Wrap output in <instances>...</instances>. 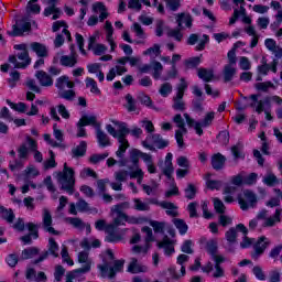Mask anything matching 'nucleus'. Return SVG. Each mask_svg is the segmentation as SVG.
I'll use <instances>...</instances> for the list:
<instances>
[{
	"label": "nucleus",
	"instance_id": "c03bdc74",
	"mask_svg": "<svg viewBox=\"0 0 282 282\" xmlns=\"http://www.w3.org/2000/svg\"><path fill=\"white\" fill-rule=\"evenodd\" d=\"M152 69L154 70L152 74V77L154 80H160V76H162V69H164V66H162V63L154 61L152 63Z\"/></svg>",
	"mask_w": 282,
	"mask_h": 282
},
{
	"label": "nucleus",
	"instance_id": "680f3d73",
	"mask_svg": "<svg viewBox=\"0 0 282 282\" xmlns=\"http://www.w3.org/2000/svg\"><path fill=\"white\" fill-rule=\"evenodd\" d=\"M55 87L58 91H65V87H67V75L58 77L55 82Z\"/></svg>",
	"mask_w": 282,
	"mask_h": 282
},
{
	"label": "nucleus",
	"instance_id": "a211bd4d",
	"mask_svg": "<svg viewBox=\"0 0 282 282\" xmlns=\"http://www.w3.org/2000/svg\"><path fill=\"white\" fill-rule=\"evenodd\" d=\"M26 87L30 89V91H26V100L29 102H33V100L36 98L35 94H41V88L39 85H36V80L34 79H29L26 82Z\"/></svg>",
	"mask_w": 282,
	"mask_h": 282
},
{
	"label": "nucleus",
	"instance_id": "052dcab7",
	"mask_svg": "<svg viewBox=\"0 0 282 282\" xmlns=\"http://www.w3.org/2000/svg\"><path fill=\"white\" fill-rule=\"evenodd\" d=\"M197 202H192L187 205V212L189 213L191 219H197L199 217V214H197Z\"/></svg>",
	"mask_w": 282,
	"mask_h": 282
},
{
	"label": "nucleus",
	"instance_id": "58836bf2",
	"mask_svg": "<svg viewBox=\"0 0 282 282\" xmlns=\"http://www.w3.org/2000/svg\"><path fill=\"white\" fill-rule=\"evenodd\" d=\"M182 28L177 26L176 29H171L167 32L169 39H174L177 43H182V39H184V33H182Z\"/></svg>",
	"mask_w": 282,
	"mask_h": 282
},
{
	"label": "nucleus",
	"instance_id": "79ce46f5",
	"mask_svg": "<svg viewBox=\"0 0 282 282\" xmlns=\"http://www.w3.org/2000/svg\"><path fill=\"white\" fill-rule=\"evenodd\" d=\"M173 122L176 124L180 131H183V133L188 132V130L186 129V122L184 121V118H182L181 113H177L173 117Z\"/></svg>",
	"mask_w": 282,
	"mask_h": 282
},
{
	"label": "nucleus",
	"instance_id": "bb28decb",
	"mask_svg": "<svg viewBox=\"0 0 282 282\" xmlns=\"http://www.w3.org/2000/svg\"><path fill=\"white\" fill-rule=\"evenodd\" d=\"M161 208L165 210L169 217H177V215H180V213L177 212V206L174 205L172 202H161Z\"/></svg>",
	"mask_w": 282,
	"mask_h": 282
},
{
	"label": "nucleus",
	"instance_id": "4468645a",
	"mask_svg": "<svg viewBox=\"0 0 282 282\" xmlns=\"http://www.w3.org/2000/svg\"><path fill=\"white\" fill-rule=\"evenodd\" d=\"M77 124L82 127H94L96 130L99 129L100 123L98 122V118L94 115H83Z\"/></svg>",
	"mask_w": 282,
	"mask_h": 282
},
{
	"label": "nucleus",
	"instance_id": "7c9ffc66",
	"mask_svg": "<svg viewBox=\"0 0 282 282\" xmlns=\"http://www.w3.org/2000/svg\"><path fill=\"white\" fill-rule=\"evenodd\" d=\"M231 155L234 160H246V153L241 143H237L231 147Z\"/></svg>",
	"mask_w": 282,
	"mask_h": 282
},
{
	"label": "nucleus",
	"instance_id": "3c124183",
	"mask_svg": "<svg viewBox=\"0 0 282 282\" xmlns=\"http://www.w3.org/2000/svg\"><path fill=\"white\" fill-rule=\"evenodd\" d=\"M18 156L20 160H28V158L30 156V148H28V144L22 143L18 148Z\"/></svg>",
	"mask_w": 282,
	"mask_h": 282
},
{
	"label": "nucleus",
	"instance_id": "f3484780",
	"mask_svg": "<svg viewBox=\"0 0 282 282\" xmlns=\"http://www.w3.org/2000/svg\"><path fill=\"white\" fill-rule=\"evenodd\" d=\"M35 78L39 80L41 87H52L54 85L52 75L45 73V70H36Z\"/></svg>",
	"mask_w": 282,
	"mask_h": 282
},
{
	"label": "nucleus",
	"instance_id": "774afa93",
	"mask_svg": "<svg viewBox=\"0 0 282 282\" xmlns=\"http://www.w3.org/2000/svg\"><path fill=\"white\" fill-rule=\"evenodd\" d=\"M274 87V84L272 82H262L256 84V89L258 91H268L269 89H272Z\"/></svg>",
	"mask_w": 282,
	"mask_h": 282
},
{
	"label": "nucleus",
	"instance_id": "8fccbe9b",
	"mask_svg": "<svg viewBox=\"0 0 282 282\" xmlns=\"http://www.w3.org/2000/svg\"><path fill=\"white\" fill-rule=\"evenodd\" d=\"M107 158H109V152H105L101 154H93L89 158V162L90 164H100V162H102L104 160H107Z\"/></svg>",
	"mask_w": 282,
	"mask_h": 282
},
{
	"label": "nucleus",
	"instance_id": "c756f323",
	"mask_svg": "<svg viewBox=\"0 0 282 282\" xmlns=\"http://www.w3.org/2000/svg\"><path fill=\"white\" fill-rule=\"evenodd\" d=\"M73 158H85L87 153V141H80L79 144L72 150Z\"/></svg>",
	"mask_w": 282,
	"mask_h": 282
},
{
	"label": "nucleus",
	"instance_id": "c85d7f7f",
	"mask_svg": "<svg viewBox=\"0 0 282 282\" xmlns=\"http://www.w3.org/2000/svg\"><path fill=\"white\" fill-rule=\"evenodd\" d=\"M235 74H237V68L232 67V65L227 64L224 67V83H230L235 78Z\"/></svg>",
	"mask_w": 282,
	"mask_h": 282
},
{
	"label": "nucleus",
	"instance_id": "ea45409f",
	"mask_svg": "<svg viewBox=\"0 0 282 282\" xmlns=\"http://www.w3.org/2000/svg\"><path fill=\"white\" fill-rule=\"evenodd\" d=\"M174 226H175V228L178 229V232L182 237H184V235H186V232H188V225L182 218L174 219Z\"/></svg>",
	"mask_w": 282,
	"mask_h": 282
},
{
	"label": "nucleus",
	"instance_id": "37998d69",
	"mask_svg": "<svg viewBox=\"0 0 282 282\" xmlns=\"http://www.w3.org/2000/svg\"><path fill=\"white\" fill-rule=\"evenodd\" d=\"M164 2L170 12H177L182 8V0H164Z\"/></svg>",
	"mask_w": 282,
	"mask_h": 282
},
{
	"label": "nucleus",
	"instance_id": "bf43d9fd",
	"mask_svg": "<svg viewBox=\"0 0 282 282\" xmlns=\"http://www.w3.org/2000/svg\"><path fill=\"white\" fill-rule=\"evenodd\" d=\"M138 99L141 102V105H144V107H148L149 109L153 107V100L149 95L142 93L139 95Z\"/></svg>",
	"mask_w": 282,
	"mask_h": 282
},
{
	"label": "nucleus",
	"instance_id": "13d9d810",
	"mask_svg": "<svg viewBox=\"0 0 282 282\" xmlns=\"http://www.w3.org/2000/svg\"><path fill=\"white\" fill-rule=\"evenodd\" d=\"M216 138L220 144H228L230 142V132L228 130H223Z\"/></svg>",
	"mask_w": 282,
	"mask_h": 282
},
{
	"label": "nucleus",
	"instance_id": "aec40b11",
	"mask_svg": "<svg viewBox=\"0 0 282 282\" xmlns=\"http://www.w3.org/2000/svg\"><path fill=\"white\" fill-rule=\"evenodd\" d=\"M96 138L101 149H106V147H111V141L109 140V137L107 135V133H105V131H102V129H100V127L96 129Z\"/></svg>",
	"mask_w": 282,
	"mask_h": 282
},
{
	"label": "nucleus",
	"instance_id": "f257e3e1",
	"mask_svg": "<svg viewBox=\"0 0 282 282\" xmlns=\"http://www.w3.org/2000/svg\"><path fill=\"white\" fill-rule=\"evenodd\" d=\"M76 172L64 163V169L57 174V182L61 184V191H66L68 195L74 193V186H76Z\"/></svg>",
	"mask_w": 282,
	"mask_h": 282
},
{
	"label": "nucleus",
	"instance_id": "2eb2a0df",
	"mask_svg": "<svg viewBox=\"0 0 282 282\" xmlns=\"http://www.w3.org/2000/svg\"><path fill=\"white\" fill-rule=\"evenodd\" d=\"M176 23H177V28H181L184 30V25H185V28L191 30V28H193V15H191V13L181 12L176 15Z\"/></svg>",
	"mask_w": 282,
	"mask_h": 282
},
{
	"label": "nucleus",
	"instance_id": "423d86ee",
	"mask_svg": "<svg viewBox=\"0 0 282 282\" xmlns=\"http://www.w3.org/2000/svg\"><path fill=\"white\" fill-rule=\"evenodd\" d=\"M116 126L119 128V131H117L111 124H107L106 129L112 138H116L118 142H122V138H127V135H129V128L124 121H117Z\"/></svg>",
	"mask_w": 282,
	"mask_h": 282
},
{
	"label": "nucleus",
	"instance_id": "e2e57ef3",
	"mask_svg": "<svg viewBox=\"0 0 282 282\" xmlns=\"http://www.w3.org/2000/svg\"><path fill=\"white\" fill-rule=\"evenodd\" d=\"M252 274L256 276L258 281H265V272H263V268L254 265L252 268Z\"/></svg>",
	"mask_w": 282,
	"mask_h": 282
},
{
	"label": "nucleus",
	"instance_id": "473e14b6",
	"mask_svg": "<svg viewBox=\"0 0 282 282\" xmlns=\"http://www.w3.org/2000/svg\"><path fill=\"white\" fill-rule=\"evenodd\" d=\"M205 250L210 257H215L219 250V245L215 239H210L205 245Z\"/></svg>",
	"mask_w": 282,
	"mask_h": 282
},
{
	"label": "nucleus",
	"instance_id": "603ef678",
	"mask_svg": "<svg viewBox=\"0 0 282 282\" xmlns=\"http://www.w3.org/2000/svg\"><path fill=\"white\" fill-rule=\"evenodd\" d=\"M173 109L175 111H184L186 109V104L184 102V98H178L177 96H175L173 98Z\"/></svg>",
	"mask_w": 282,
	"mask_h": 282
},
{
	"label": "nucleus",
	"instance_id": "0eeeda50",
	"mask_svg": "<svg viewBox=\"0 0 282 282\" xmlns=\"http://www.w3.org/2000/svg\"><path fill=\"white\" fill-rule=\"evenodd\" d=\"M12 28L13 31L9 33L10 36H23L25 32L32 31V23L26 19H22L17 22V24H14Z\"/></svg>",
	"mask_w": 282,
	"mask_h": 282
},
{
	"label": "nucleus",
	"instance_id": "c9c22d12",
	"mask_svg": "<svg viewBox=\"0 0 282 282\" xmlns=\"http://www.w3.org/2000/svg\"><path fill=\"white\" fill-rule=\"evenodd\" d=\"M186 89H188V82H186V78L182 77L180 79V83L176 86L177 98H184V94H186Z\"/></svg>",
	"mask_w": 282,
	"mask_h": 282
},
{
	"label": "nucleus",
	"instance_id": "6e6d98bb",
	"mask_svg": "<svg viewBox=\"0 0 282 282\" xmlns=\"http://www.w3.org/2000/svg\"><path fill=\"white\" fill-rule=\"evenodd\" d=\"M63 276H65V267L57 264L55 267V271H54V281L61 282V281H63Z\"/></svg>",
	"mask_w": 282,
	"mask_h": 282
},
{
	"label": "nucleus",
	"instance_id": "5fc2aeb1",
	"mask_svg": "<svg viewBox=\"0 0 282 282\" xmlns=\"http://www.w3.org/2000/svg\"><path fill=\"white\" fill-rule=\"evenodd\" d=\"M214 210L217 215H225L226 214V205L219 198H214Z\"/></svg>",
	"mask_w": 282,
	"mask_h": 282
},
{
	"label": "nucleus",
	"instance_id": "864d4df0",
	"mask_svg": "<svg viewBox=\"0 0 282 282\" xmlns=\"http://www.w3.org/2000/svg\"><path fill=\"white\" fill-rule=\"evenodd\" d=\"M26 229L29 230L28 235H31L33 239H39V225L34 223H26Z\"/></svg>",
	"mask_w": 282,
	"mask_h": 282
},
{
	"label": "nucleus",
	"instance_id": "5701e85b",
	"mask_svg": "<svg viewBox=\"0 0 282 282\" xmlns=\"http://www.w3.org/2000/svg\"><path fill=\"white\" fill-rule=\"evenodd\" d=\"M0 217L4 219L7 224H13L14 219H17L14 210L12 208H6L4 206H0Z\"/></svg>",
	"mask_w": 282,
	"mask_h": 282
},
{
	"label": "nucleus",
	"instance_id": "a18cd8bd",
	"mask_svg": "<svg viewBox=\"0 0 282 282\" xmlns=\"http://www.w3.org/2000/svg\"><path fill=\"white\" fill-rule=\"evenodd\" d=\"M58 98L72 102L74 101V98H76V91H74V89L62 90L61 93H58Z\"/></svg>",
	"mask_w": 282,
	"mask_h": 282
},
{
	"label": "nucleus",
	"instance_id": "7ed1b4c3",
	"mask_svg": "<svg viewBox=\"0 0 282 282\" xmlns=\"http://www.w3.org/2000/svg\"><path fill=\"white\" fill-rule=\"evenodd\" d=\"M8 61L9 63H11V65H14L15 69H28V67H30V64L32 63L30 52L28 51H22L17 55H9Z\"/></svg>",
	"mask_w": 282,
	"mask_h": 282
},
{
	"label": "nucleus",
	"instance_id": "f704fd0d",
	"mask_svg": "<svg viewBox=\"0 0 282 282\" xmlns=\"http://www.w3.org/2000/svg\"><path fill=\"white\" fill-rule=\"evenodd\" d=\"M87 267L85 268H78L73 271H68L66 273V281L65 282H74V279L78 276V274H87Z\"/></svg>",
	"mask_w": 282,
	"mask_h": 282
},
{
	"label": "nucleus",
	"instance_id": "393cba45",
	"mask_svg": "<svg viewBox=\"0 0 282 282\" xmlns=\"http://www.w3.org/2000/svg\"><path fill=\"white\" fill-rule=\"evenodd\" d=\"M78 263H83L82 268H87L86 274L91 272V259H89V252L80 251L78 253Z\"/></svg>",
	"mask_w": 282,
	"mask_h": 282
},
{
	"label": "nucleus",
	"instance_id": "72a5a7b5",
	"mask_svg": "<svg viewBox=\"0 0 282 282\" xmlns=\"http://www.w3.org/2000/svg\"><path fill=\"white\" fill-rule=\"evenodd\" d=\"M7 105L10 106V109H13V111H18L19 113H25L28 110V104L23 101L15 104L12 100L7 99Z\"/></svg>",
	"mask_w": 282,
	"mask_h": 282
},
{
	"label": "nucleus",
	"instance_id": "a19ab883",
	"mask_svg": "<svg viewBox=\"0 0 282 282\" xmlns=\"http://www.w3.org/2000/svg\"><path fill=\"white\" fill-rule=\"evenodd\" d=\"M129 176L131 180H137L138 178V182H142V180H144V172H142V169L140 167H137L134 171H133V166H129Z\"/></svg>",
	"mask_w": 282,
	"mask_h": 282
},
{
	"label": "nucleus",
	"instance_id": "a878e982",
	"mask_svg": "<svg viewBox=\"0 0 282 282\" xmlns=\"http://www.w3.org/2000/svg\"><path fill=\"white\" fill-rule=\"evenodd\" d=\"M161 208L165 210L169 217H177V215H180V213L177 212V206L174 205L172 202H161Z\"/></svg>",
	"mask_w": 282,
	"mask_h": 282
},
{
	"label": "nucleus",
	"instance_id": "0e129e2a",
	"mask_svg": "<svg viewBox=\"0 0 282 282\" xmlns=\"http://www.w3.org/2000/svg\"><path fill=\"white\" fill-rule=\"evenodd\" d=\"M181 251L184 254H193L195 251L193 250V240H185L181 246Z\"/></svg>",
	"mask_w": 282,
	"mask_h": 282
},
{
	"label": "nucleus",
	"instance_id": "ddd939ff",
	"mask_svg": "<svg viewBox=\"0 0 282 282\" xmlns=\"http://www.w3.org/2000/svg\"><path fill=\"white\" fill-rule=\"evenodd\" d=\"M127 272L130 274H144L149 272V268L144 264H140L137 258H132L128 265Z\"/></svg>",
	"mask_w": 282,
	"mask_h": 282
},
{
	"label": "nucleus",
	"instance_id": "338daca9",
	"mask_svg": "<svg viewBox=\"0 0 282 282\" xmlns=\"http://www.w3.org/2000/svg\"><path fill=\"white\" fill-rule=\"evenodd\" d=\"M213 120H215V112L209 111L205 115L204 119L200 121L204 128L210 127L213 124Z\"/></svg>",
	"mask_w": 282,
	"mask_h": 282
},
{
	"label": "nucleus",
	"instance_id": "f03ea898",
	"mask_svg": "<svg viewBox=\"0 0 282 282\" xmlns=\"http://www.w3.org/2000/svg\"><path fill=\"white\" fill-rule=\"evenodd\" d=\"M102 263L104 264L98 265V269L100 270L101 274H108V279H116V274L124 270V259L115 260L112 267L107 259H102Z\"/></svg>",
	"mask_w": 282,
	"mask_h": 282
},
{
	"label": "nucleus",
	"instance_id": "b1692460",
	"mask_svg": "<svg viewBox=\"0 0 282 282\" xmlns=\"http://www.w3.org/2000/svg\"><path fill=\"white\" fill-rule=\"evenodd\" d=\"M31 50L39 56V58L47 57V46H45V44L33 42L31 43Z\"/></svg>",
	"mask_w": 282,
	"mask_h": 282
},
{
	"label": "nucleus",
	"instance_id": "f8f14e48",
	"mask_svg": "<svg viewBox=\"0 0 282 282\" xmlns=\"http://www.w3.org/2000/svg\"><path fill=\"white\" fill-rule=\"evenodd\" d=\"M165 167L162 169V174L165 175L166 180H173V173L175 167L173 166V153L169 152L164 161Z\"/></svg>",
	"mask_w": 282,
	"mask_h": 282
},
{
	"label": "nucleus",
	"instance_id": "39448f33",
	"mask_svg": "<svg viewBox=\"0 0 282 282\" xmlns=\"http://www.w3.org/2000/svg\"><path fill=\"white\" fill-rule=\"evenodd\" d=\"M243 195V196H242ZM242 195H238V204L241 210H248V208L257 206V194L252 189H245Z\"/></svg>",
	"mask_w": 282,
	"mask_h": 282
},
{
	"label": "nucleus",
	"instance_id": "4be33fe9",
	"mask_svg": "<svg viewBox=\"0 0 282 282\" xmlns=\"http://www.w3.org/2000/svg\"><path fill=\"white\" fill-rule=\"evenodd\" d=\"M41 254V249L39 247H29L21 252L22 261H28L30 259H34V257H39Z\"/></svg>",
	"mask_w": 282,
	"mask_h": 282
},
{
	"label": "nucleus",
	"instance_id": "4d7b16f0",
	"mask_svg": "<svg viewBox=\"0 0 282 282\" xmlns=\"http://www.w3.org/2000/svg\"><path fill=\"white\" fill-rule=\"evenodd\" d=\"M206 187L209 191H220V188H221V181L207 178L206 180Z\"/></svg>",
	"mask_w": 282,
	"mask_h": 282
},
{
	"label": "nucleus",
	"instance_id": "4c0bfd02",
	"mask_svg": "<svg viewBox=\"0 0 282 282\" xmlns=\"http://www.w3.org/2000/svg\"><path fill=\"white\" fill-rule=\"evenodd\" d=\"M184 193H185V199L193 200L195 199V197H197V186H195V184L193 183H189L184 189Z\"/></svg>",
	"mask_w": 282,
	"mask_h": 282
},
{
	"label": "nucleus",
	"instance_id": "2f4dec72",
	"mask_svg": "<svg viewBox=\"0 0 282 282\" xmlns=\"http://www.w3.org/2000/svg\"><path fill=\"white\" fill-rule=\"evenodd\" d=\"M184 65L186 69H197L198 65H202V55L185 59Z\"/></svg>",
	"mask_w": 282,
	"mask_h": 282
},
{
	"label": "nucleus",
	"instance_id": "6e6552de",
	"mask_svg": "<svg viewBox=\"0 0 282 282\" xmlns=\"http://www.w3.org/2000/svg\"><path fill=\"white\" fill-rule=\"evenodd\" d=\"M52 219V213H50L47 209L43 210V216H42V228L45 232H48L50 235L58 236L61 235V231L55 230L54 227H52L53 224Z\"/></svg>",
	"mask_w": 282,
	"mask_h": 282
},
{
	"label": "nucleus",
	"instance_id": "9d476101",
	"mask_svg": "<svg viewBox=\"0 0 282 282\" xmlns=\"http://www.w3.org/2000/svg\"><path fill=\"white\" fill-rule=\"evenodd\" d=\"M192 94L196 96L195 99L192 100V107L194 111H204L203 102L205 100L204 91H202V88L199 86H194Z\"/></svg>",
	"mask_w": 282,
	"mask_h": 282
},
{
	"label": "nucleus",
	"instance_id": "412c9836",
	"mask_svg": "<svg viewBox=\"0 0 282 282\" xmlns=\"http://www.w3.org/2000/svg\"><path fill=\"white\" fill-rule=\"evenodd\" d=\"M78 63V55H76V53H73L70 55H63L59 58V64L63 67H76Z\"/></svg>",
	"mask_w": 282,
	"mask_h": 282
},
{
	"label": "nucleus",
	"instance_id": "9b49d317",
	"mask_svg": "<svg viewBox=\"0 0 282 282\" xmlns=\"http://www.w3.org/2000/svg\"><path fill=\"white\" fill-rule=\"evenodd\" d=\"M227 160L226 155L221 154V152L214 153L210 158L212 169L214 171H224Z\"/></svg>",
	"mask_w": 282,
	"mask_h": 282
},
{
	"label": "nucleus",
	"instance_id": "20e7f679",
	"mask_svg": "<svg viewBox=\"0 0 282 282\" xmlns=\"http://www.w3.org/2000/svg\"><path fill=\"white\" fill-rule=\"evenodd\" d=\"M58 242H56V239L50 238L48 239V250L43 251L39 258L32 260L33 265H39V263H43L47 257H54V259H58Z\"/></svg>",
	"mask_w": 282,
	"mask_h": 282
},
{
	"label": "nucleus",
	"instance_id": "09e8293b",
	"mask_svg": "<svg viewBox=\"0 0 282 282\" xmlns=\"http://www.w3.org/2000/svg\"><path fill=\"white\" fill-rule=\"evenodd\" d=\"M225 239L228 243H237V229L235 227H230L229 230L225 232Z\"/></svg>",
	"mask_w": 282,
	"mask_h": 282
},
{
	"label": "nucleus",
	"instance_id": "cd10ccee",
	"mask_svg": "<svg viewBox=\"0 0 282 282\" xmlns=\"http://www.w3.org/2000/svg\"><path fill=\"white\" fill-rule=\"evenodd\" d=\"M151 138H152V142L156 147V149H160V150L166 149V147H169V144H170L169 140H164L162 138V134H160V133H154L151 135Z\"/></svg>",
	"mask_w": 282,
	"mask_h": 282
},
{
	"label": "nucleus",
	"instance_id": "69168bd1",
	"mask_svg": "<svg viewBox=\"0 0 282 282\" xmlns=\"http://www.w3.org/2000/svg\"><path fill=\"white\" fill-rule=\"evenodd\" d=\"M142 129H144L147 131V133H154L155 132V126L153 124V121L151 120H142L140 122Z\"/></svg>",
	"mask_w": 282,
	"mask_h": 282
},
{
	"label": "nucleus",
	"instance_id": "dca6fc26",
	"mask_svg": "<svg viewBox=\"0 0 282 282\" xmlns=\"http://www.w3.org/2000/svg\"><path fill=\"white\" fill-rule=\"evenodd\" d=\"M158 248L164 249L165 257H172L175 254V246H173V240L169 236H164L161 242H158Z\"/></svg>",
	"mask_w": 282,
	"mask_h": 282
},
{
	"label": "nucleus",
	"instance_id": "6ab92c4d",
	"mask_svg": "<svg viewBox=\"0 0 282 282\" xmlns=\"http://www.w3.org/2000/svg\"><path fill=\"white\" fill-rule=\"evenodd\" d=\"M197 76L200 80H204V83H213L215 70L213 68L200 67L197 69Z\"/></svg>",
	"mask_w": 282,
	"mask_h": 282
},
{
	"label": "nucleus",
	"instance_id": "1a4fd4ad",
	"mask_svg": "<svg viewBox=\"0 0 282 282\" xmlns=\"http://www.w3.org/2000/svg\"><path fill=\"white\" fill-rule=\"evenodd\" d=\"M268 246H270V240L268 237L260 236L253 246L254 253L252 254V259H259V257H261V254L268 250Z\"/></svg>",
	"mask_w": 282,
	"mask_h": 282
},
{
	"label": "nucleus",
	"instance_id": "e433bc0d",
	"mask_svg": "<svg viewBox=\"0 0 282 282\" xmlns=\"http://www.w3.org/2000/svg\"><path fill=\"white\" fill-rule=\"evenodd\" d=\"M119 142V148L116 152L117 158H124V153H127V150L129 149V140H127V137H122V141Z\"/></svg>",
	"mask_w": 282,
	"mask_h": 282
},
{
	"label": "nucleus",
	"instance_id": "49530a36",
	"mask_svg": "<svg viewBox=\"0 0 282 282\" xmlns=\"http://www.w3.org/2000/svg\"><path fill=\"white\" fill-rule=\"evenodd\" d=\"M4 261L9 268H17L19 265V254L10 253L6 257Z\"/></svg>",
	"mask_w": 282,
	"mask_h": 282
},
{
	"label": "nucleus",
	"instance_id": "de8ad7c7",
	"mask_svg": "<svg viewBox=\"0 0 282 282\" xmlns=\"http://www.w3.org/2000/svg\"><path fill=\"white\" fill-rule=\"evenodd\" d=\"M134 202V210H139L140 213H144L147 210H151L149 204L142 202L140 198H133Z\"/></svg>",
	"mask_w": 282,
	"mask_h": 282
}]
</instances>
